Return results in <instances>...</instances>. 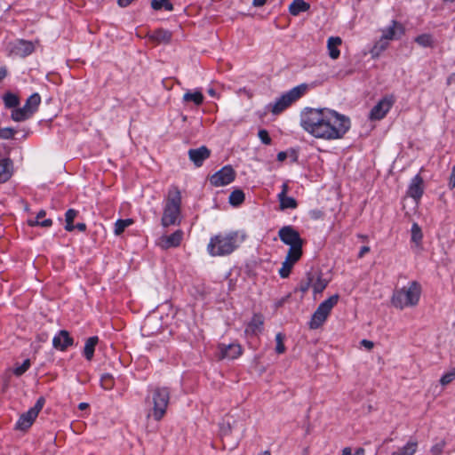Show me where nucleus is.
<instances>
[{
    "label": "nucleus",
    "instance_id": "obj_1",
    "mask_svg": "<svg viewBox=\"0 0 455 455\" xmlns=\"http://www.w3.org/2000/svg\"><path fill=\"white\" fill-rule=\"evenodd\" d=\"M300 126L315 139L341 140L351 127L350 118L328 108H307L300 114Z\"/></svg>",
    "mask_w": 455,
    "mask_h": 455
},
{
    "label": "nucleus",
    "instance_id": "obj_2",
    "mask_svg": "<svg viewBox=\"0 0 455 455\" xmlns=\"http://www.w3.org/2000/svg\"><path fill=\"white\" fill-rule=\"evenodd\" d=\"M245 239L238 231L218 234L210 239L207 251L211 256H225L232 253Z\"/></svg>",
    "mask_w": 455,
    "mask_h": 455
},
{
    "label": "nucleus",
    "instance_id": "obj_3",
    "mask_svg": "<svg viewBox=\"0 0 455 455\" xmlns=\"http://www.w3.org/2000/svg\"><path fill=\"white\" fill-rule=\"evenodd\" d=\"M169 401L170 391L167 387H152L146 398V404L148 408V418L152 417L156 421L161 420L166 413Z\"/></svg>",
    "mask_w": 455,
    "mask_h": 455
},
{
    "label": "nucleus",
    "instance_id": "obj_4",
    "mask_svg": "<svg viewBox=\"0 0 455 455\" xmlns=\"http://www.w3.org/2000/svg\"><path fill=\"white\" fill-rule=\"evenodd\" d=\"M421 295V285L417 281H411L408 285L395 290L391 298L392 305L398 309L413 307L419 304Z\"/></svg>",
    "mask_w": 455,
    "mask_h": 455
},
{
    "label": "nucleus",
    "instance_id": "obj_5",
    "mask_svg": "<svg viewBox=\"0 0 455 455\" xmlns=\"http://www.w3.org/2000/svg\"><path fill=\"white\" fill-rule=\"evenodd\" d=\"M181 195L177 187L169 189L164 213L162 225L168 227L175 225L180 214Z\"/></svg>",
    "mask_w": 455,
    "mask_h": 455
},
{
    "label": "nucleus",
    "instance_id": "obj_6",
    "mask_svg": "<svg viewBox=\"0 0 455 455\" xmlns=\"http://www.w3.org/2000/svg\"><path fill=\"white\" fill-rule=\"evenodd\" d=\"M280 240L290 246L288 252L290 257L295 258L296 256L302 255L303 240L299 233L291 226H284L278 231Z\"/></svg>",
    "mask_w": 455,
    "mask_h": 455
},
{
    "label": "nucleus",
    "instance_id": "obj_7",
    "mask_svg": "<svg viewBox=\"0 0 455 455\" xmlns=\"http://www.w3.org/2000/svg\"><path fill=\"white\" fill-rule=\"evenodd\" d=\"M339 298L338 294H334L318 306L309 322L310 329H317L326 321L331 309L338 303Z\"/></svg>",
    "mask_w": 455,
    "mask_h": 455
},
{
    "label": "nucleus",
    "instance_id": "obj_8",
    "mask_svg": "<svg viewBox=\"0 0 455 455\" xmlns=\"http://www.w3.org/2000/svg\"><path fill=\"white\" fill-rule=\"evenodd\" d=\"M307 90V84L298 85L283 95H282L273 105L272 112L274 114H279L289 107L292 102L299 100L302 95L306 93Z\"/></svg>",
    "mask_w": 455,
    "mask_h": 455
},
{
    "label": "nucleus",
    "instance_id": "obj_9",
    "mask_svg": "<svg viewBox=\"0 0 455 455\" xmlns=\"http://www.w3.org/2000/svg\"><path fill=\"white\" fill-rule=\"evenodd\" d=\"M45 403L44 397L38 398L34 407L29 409L26 413H23L16 423V428L20 430H26L31 427L34 420L36 419L38 413L43 409Z\"/></svg>",
    "mask_w": 455,
    "mask_h": 455
},
{
    "label": "nucleus",
    "instance_id": "obj_10",
    "mask_svg": "<svg viewBox=\"0 0 455 455\" xmlns=\"http://www.w3.org/2000/svg\"><path fill=\"white\" fill-rule=\"evenodd\" d=\"M395 102V97L393 94L384 96L378 103L371 108L369 118L371 120H381L389 112L391 108Z\"/></svg>",
    "mask_w": 455,
    "mask_h": 455
},
{
    "label": "nucleus",
    "instance_id": "obj_11",
    "mask_svg": "<svg viewBox=\"0 0 455 455\" xmlns=\"http://www.w3.org/2000/svg\"><path fill=\"white\" fill-rule=\"evenodd\" d=\"M235 178V172L231 165H226L213 173L209 180L214 187H223L230 184Z\"/></svg>",
    "mask_w": 455,
    "mask_h": 455
},
{
    "label": "nucleus",
    "instance_id": "obj_12",
    "mask_svg": "<svg viewBox=\"0 0 455 455\" xmlns=\"http://www.w3.org/2000/svg\"><path fill=\"white\" fill-rule=\"evenodd\" d=\"M218 349L220 359H236L238 356L242 355L243 352L241 346L236 343L229 345L220 344Z\"/></svg>",
    "mask_w": 455,
    "mask_h": 455
},
{
    "label": "nucleus",
    "instance_id": "obj_13",
    "mask_svg": "<svg viewBox=\"0 0 455 455\" xmlns=\"http://www.w3.org/2000/svg\"><path fill=\"white\" fill-rule=\"evenodd\" d=\"M182 238L183 232L181 230H177L172 235L161 236L157 243L162 249L167 250L172 247L179 246L181 243Z\"/></svg>",
    "mask_w": 455,
    "mask_h": 455
},
{
    "label": "nucleus",
    "instance_id": "obj_14",
    "mask_svg": "<svg viewBox=\"0 0 455 455\" xmlns=\"http://www.w3.org/2000/svg\"><path fill=\"white\" fill-rule=\"evenodd\" d=\"M73 339L70 337L68 331L61 330L54 336L52 339V346L60 351L66 350L68 347L73 345Z\"/></svg>",
    "mask_w": 455,
    "mask_h": 455
},
{
    "label": "nucleus",
    "instance_id": "obj_15",
    "mask_svg": "<svg viewBox=\"0 0 455 455\" xmlns=\"http://www.w3.org/2000/svg\"><path fill=\"white\" fill-rule=\"evenodd\" d=\"M210 155L211 151L205 146H202L198 148L189 149L188 151L189 159L197 167L201 166L204 161L206 160Z\"/></svg>",
    "mask_w": 455,
    "mask_h": 455
},
{
    "label": "nucleus",
    "instance_id": "obj_16",
    "mask_svg": "<svg viewBox=\"0 0 455 455\" xmlns=\"http://www.w3.org/2000/svg\"><path fill=\"white\" fill-rule=\"evenodd\" d=\"M264 319L261 315L255 314L245 328L247 336L259 335L263 330Z\"/></svg>",
    "mask_w": 455,
    "mask_h": 455
},
{
    "label": "nucleus",
    "instance_id": "obj_17",
    "mask_svg": "<svg viewBox=\"0 0 455 455\" xmlns=\"http://www.w3.org/2000/svg\"><path fill=\"white\" fill-rule=\"evenodd\" d=\"M423 180L419 175H416L409 186L407 194L414 199H419L423 194Z\"/></svg>",
    "mask_w": 455,
    "mask_h": 455
},
{
    "label": "nucleus",
    "instance_id": "obj_18",
    "mask_svg": "<svg viewBox=\"0 0 455 455\" xmlns=\"http://www.w3.org/2000/svg\"><path fill=\"white\" fill-rule=\"evenodd\" d=\"M403 33V30L402 26L398 22L393 20L392 25L383 31L382 37L386 40H394L399 38Z\"/></svg>",
    "mask_w": 455,
    "mask_h": 455
},
{
    "label": "nucleus",
    "instance_id": "obj_19",
    "mask_svg": "<svg viewBox=\"0 0 455 455\" xmlns=\"http://www.w3.org/2000/svg\"><path fill=\"white\" fill-rule=\"evenodd\" d=\"M149 39L157 44H168L172 39V33L166 29L159 28L149 35Z\"/></svg>",
    "mask_w": 455,
    "mask_h": 455
},
{
    "label": "nucleus",
    "instance_id": "obj_20",
    "mask_svg": "<svg viewBox=\"0 0 455 455\" xmlns=\"http://www.w3.org/2000/svg\"><path fill=\"white\" fill-rule=\"evenodd\" d=\"M204 100V97L201 91L195 90V91H187L183 97L182 101L184 103H189L193 102L196 106H200L203 104Z\"/></svg>",
    "mask_w": 455,
    "mask_h": 455
},
{
    "label": "nucleus",
    "instance_id": "obj_21",
    "mask_svg": "<svg viewBox=\"0 0 455 455\" xmlns=\"http://www.w3.org/2000/svg\"><path fill=\"white\" fill-rule=\"evenodd\" d=\"M342 44V40L339 36H331L327 41V48L329 56L332 60H336L339 57L340 52L339 46Z\"/></svg>",
    "mask_w": 455,
    "mask_h": 455
},
{
    "label": "nucleus",
    "instance_id": "obj_22",
    "mask_svg": "<svg viewBox=\"0 0 455 455\" xmlns=\"http://www.w3.org/2000/svg\"><path fill=\"white\" fill-rule=\"evenodd\" d=\"M12 162L9 158L0 160V183L7 181L12 176Z\"/></svg>",
    "mask_w": 455,
    "mask_h": 455
},
{
    "label": "nucleus",
    "instance_id": "obj_23",
    "mask_svg": "<svg viewBox=\"0 0 455 455\" xmlns=\"http://www.w3.org/2000/svg\"><path fill=\"white\" fill-rule=\"evenodd\" d=\"M301 256H296L295 258L290 257V253H287L285 260L282 264V267L279 269V275L283 278L289 276L293 265L300 259Z\"/></svg>",
    "mask_w": 455,
    "mask_h": 455
},
{
    "label": "nucleus",
    "instance_id": "obj_24",
    "mask_svg": "<svg viewBox=\"0 0 455 455\" xmlns=\"http://www.w3.org/2000/svg\"><path fill=\"white\" fill-rule=\"evenodd\" d=\"M46 212L44 210H41L37 214L35 220H28V224L30 227L40 226L43 228H49L52 225V220L51 219H44Z\"/></svg>",
    "mask_w": 455,
    "mask_h": 455
},
{
    "label": "nucleus",
    "instance_id": "obj_25",
    "mask_svg": "<svg viewBox=\"0 0 455 455\" xmlns=\"http://www.w3.org/2000/svg\"><path fill=\"white\" fill-rule=\"evenodd\" d=\"M99 342V338L97 336H93L89 338L84 347V355L88 360L91 361L94 355L95 347Z\"/></svg>",
    "mask_w": 455,
    "mask_h": 455
},
{
    "label": "nucleus",
    "instance_id": "obj_26",
    "mask_svg": "<svg viewBox=\"0 0 455 455\" xmlns=\"http://www.w3.org/2000/svg\"><path fill=\"white\" fill-rule=\"evenodd\" d=\"M310 5L304 0H293L289 6V12L291 15L297 16L300 12H307Z\"/></svg>",
    "mask_w": 455,
    "mask_h": 455
},
{
    "label": "nucleus",
    "instance_id": "obj_27",
    "mask_svg": "<svg viewBox=\"0 0 455 455\" xmlns=\"http://www.w3.org/2000/svg\"><path fill=\"white\" fill-rule=\"evenodd\" d=\"M15 51L17 54L27 56L34 52V45L31 42L20 40L15 45Z\"/></svg>",
    "mask_w": 455,
    "mask_h": 455
},
{
    "label": "nucleus",
    "instance_id": "obj_28",
    "mask_svg": "<svg viewBox=\"0 0 455 455\" xmlns=\"http://www.w3.org/2000/svg\"><path fill=\"white\" fill-rule=\"evenodd\" d=\"M40 103H41V97L38 93L36 92L28 98V100L23 107L28 111H30V113L33 115L37 110Z\"/></svg>",
    "mask_w": 455,
    "mask_h": 455
},
{
    "label": "nucleus",
    "instance_id": "obj_29",
    "mask_svg": "<svg viewBox=\"0 0 455 455\" xmlns=\"http://www.w3.org/2000/svg\"><path fill=\"white\" fill-rule=\"evenodd\" d=\"M418 443L416 441H409L399 451H394L391 455H414L417 451Z\"/></svg>",
    "mask_w": 455,
    "mask_h": 455
},
{
    "label": "nucleus",
    "instance_id": "obj_30",
    "mask_svg": "<svg viewBox=\"0 0 455 455\" xmlns=\"http://www.w3.org/2000/svg\"><path fill=\"white\" fill-rule=\"evenodd\" d=\"M33 115L28 111L24 107L15 108L12 111L11 117L15 122H22L30 118Z\"/></svg>",
    "mask_w": 455,
    "mask_h": 455
},
{
    "label": "nucleus",
    "instance_id": "obj_31",
    "mask_svg": "<svg viewBox=\"0 0 455 455\" xmlns=\"http://www.w3.org/2000/svg\"><path fill=\"white\" fill-rule=\"evenodd\" d=\"M33 115L28 111L24 107L15 108L12 111L11 117L15 122H22L30 118Z\"/></svg>",
    "mask_w": 455,
    "mask_h": 455
},
{
    "label": "nucleus",
    "instance_id": "obj_32",
    "mask_svg": "<svg viewBox=\"0 0 455 455\" xmlns=\"http://www.w3.org/2000/svg\"><path fill=\"white\" fill-rule=\"evenodd\" d=\"M388 46L387 40L381 38L373 45L371 50V53L373 58L379 57L382 52H384Z\"/></svg>",
    "mask_w": 455,
    "mask_h": 455
},
{
    "label": "nucleus",
    "instance_id": "obj_33",
    "mask_svg": "<svg viewBox=\"0 0 455 455\" xmlns=\"http://www.w3.org/2000/svg\"><path fill=\"white\" fill-rule=\"evenodd\" d=\"M78 212L74 209H69L67 211L65 214L66 226L65 229L67 231H73L75 229V225L73 224L74 220L76 218Z\"/></svg>",
    "mask_w": 455,
    "mask_h": 455
},
{
    "label": "nucleus",
    "instance_id": "obj_34",
    "mask_svg": "<svg viewBox=\"0 0 455 455\" xmlns=\"http://www.w3.org/2000/svg\"><path fill=\"white\" fill-rule=\"evenodd\" d=\"M279 203H280V209L285 210V209H295L297 207V202L293 197L283 196L281 197H278Z\"/></svg>",
    "mask_w": 455,
    "mask_h": 455
},
{
    "label": "nucleus",
    "instance_id": "obj_35",
    "mask_svg": "<svg viewBox=\"0 0 455 455\" xmlns=\"http://www.w3.org/2000/svg\"><path fill=\"white\" fill-rule=\"evenodd\" d=\"M229 204L233 206H238L244 201V193L240 189H235L229 196Z\"/></svg>",
    "mask_w": 455,
    "mask_h": 455
},
{
    "label": "nucleus",
    "instance_id": "obj_36",
    "mask_svg": "<svg viewBox=\"0 0 455 455\" xmlns=\"http://www.w3.org/2000/svg\"><path fill=\"white\" fill-rule=\"evenodd\" d=\"M4 106L8 108H16L20 104V100L17 95L12 92H6L4 97Z\"/></svg>",
    "mask_w": 455,
    "mask_h": 455
},
{
    "label": "nucleus",
    "instance_id": "obj_37",
    "mask_svg": "<svg viewBox=\"0 0 455 455\" xmlns=\"http://www.w3.org/2000/svg\"><path fill=\"white\" fill-rule=\"evenodd\" d=\"M422 237L423 235L420 227L417 223H413L411 226V242L419 246L421 243Z\"/></svg>",
    "mask_w": 455,
    "mask_h": 455
},
{
    "label": "nucleus",
    "instance_id": "obj_38",
    "mask_svg": "<svg viewBox=\"0 0 455 455\" xmlns=\"http://www.w3.org/2000/svg\"><path fill=\"white\" fill-rule=\"evenodd\" d=\"M415 42L422 47H433L434 40L431 35L422 34L415 38Z\"/></svg>",
    "mask_w": 455,
    "mask_h": 455
},
{
    "label": "nucleus",
    "instance_id": "obj_39",
    "mask_svg": "<svg viewBox=\"0 0 455 455\" xmlns=\"http://www.w3.org/2000/svg\"><path fill=\"white\" fill-rule=\"evenodd\" d=\"M133 223V220L132 219H125V220H118L115 223V234L119 235H121L126 228L131 226Z\"/></svg>",
    "mask_w": 455,
    "mask_h": 455
},
{
    "label": "nucleus",
    "instance_id": "obj_40",
    "mask_svg": "<svg viewBox=\"0 0 455 455\" xmlns=\"http://www.w3.org/2000/svg\"><path fill=\"white\" fill-rule=\"evenodd\" d=\"M151 7L154 10H161L162 8H164L167 11H172L173 9V6L169 0H152Z\"/></svg>",
    "mask_w": 455,
    "mask_h": 455
},
{
    "label": "nucleus",
    "instance_id": "obj_41",
    "mask_svg": "<svg viewBox=\"0 0 455 455\" xmlns=\"http://www.w3.org/2000/svg\"><path fill=\"white\" fill-rule=\"evenodd\" d=\"M114 384H115V380H114V378L111 374L109 373H105L101 376L100 378V386L106 389V390H110L113 388L114 387Z\"/></svg>",
    "mask_w": 455,
    "mask_h": 455
},
{
    "label": "nucleus",
    "instance_id": "obj_42",
    "mask_svg": "<svg viewBox=\"0 0 455 455\" xmlns=\"http://www.w3.org/2000/svg\"><path fill=\"white\" fill-rule=\"evenodd\" d=\"M328 285V281L326 279L318 276L315 281H314L312 284V288L315 293H321Z\"/></svg>",
    "mask_w": 455,
    "mask_h": 455
},
{
    "label": "nucleus",
    "instance_id": "obj_43",
    "mask_svg": "<svg viewBox=\"0 0 455 455\" xmlns=\"http://www.w3.org/2000/svg\"><path fill=\"white\" fill-rule=\"evenodd\" d=\"M283 340H284V335L281 332H278L275 335V342H276L275 351L277 354H283L285 352V346L283 344Z\"/></svg>",
    "mask_w": 455,
    "mask_h": 455
},
{
    "label": "nucleus",
    "instance_id": "obj_44",
    "mask_svg": "<svg viewBox=\"0 0 455 455\" xmlns=\"http://www.w3.org/2000/svg\"><path fill=\"white\" fill-rule=\"evenodd\" d=\"M155 321L154 317H148L142 326V331L144 335H152L154 331H152V323Z\"/></svg>",
    "mask_w": 455,
    "mask_h": 455
},
{
    "label": "nucleus",
    "instance_id": "obj_45",
    "mask_svg": "<svg viewBox=\"0 0 455 455\" xmlns=\"http://www.w3.org/2000/svg\"><path fill=\"white\" fill-rule=\"evenodd\" d=\"M453 380H455V369L443 374L440 379V383L443 386H446V385L450 384L451 382H452Z\"/></svg>",
    "mask_w": 455,
    "mask_h": 455
},
{
    "label": "nucleus",
    "instance_id": "obj_46",
    "mask_svg": "<svg viewBox=\"0 0 455 455\" xmlns=\"http://www.w3.org/2000/svg\"><path fill=\"white\" fill-rule=\"evenodd\" d=\"M30 367V360L26 359L23 363L18 367H16L13 371V373L16 376H21L23 373H25Z\"/></svg>",
    "mask_w": 455,
    "mask_h": 455
},
{
    "label": "nucleus",
    "instance_id": "obj_47",
    "mask_svg": "<svg viewBox=\"0 0 455 455\" xmlns=\"http://www.w3.org/2000/svg\"><path fill=\"white\" fill-rule=\"evenodd\" d=\"M445 442L443 440H441L437 443L432 446L431 448V453L432 455H442L443 449L445 447Z\"/></svg>",
    "mask_w": 455,
    "mask_h": 455
},
{
    "label": "nucleus",
    "instance_id": "obj_48",
    "mask_svg": "<svg viewBox=\"0 0 455 455\" xmlns=\"http://www.w3.org/2000/svg\"><path fill=\"white\" fill-rule=\"evenodd\" d=\"M15 134V130L10 127L0 129V138L4 140L12 139Z\"/></svg>",
    "mask_w": 455,
    "mask_h": 455
},
{
    "label": "nucleus",
    "instance_id": "obj_49",
    "mask_svg": "<svg viewBox=\"0 0 455 455\" xmlns=\"http://www.w3.org/2000/svg\"><path fill=\"white\" fill-rule=\"evenodd\" d=\"M258 136L263 144H265V145L271 144V138L267 130H259Z\"/></svg>",
    "mask_w": 455,
    "mask_h": 455
},
{
    "label": "nucleus",
    "instance_id": "obj_50",
    "mask_svg": "<svg viewBox=\"0 0 455 455\" xmlns=\"http://www.w3.org/2000/svg\"><path fill=\"white\" fill-rule=\"evenodd\" d=\"M308 215H309L310 219L317 220L323 219L324 213L322 210L313 209V210L309 211Z\"/></svg>",
    "mask_w": 455,
    "mask_h": 455
},
{
    "label": "nucleus",
    "instance_id": "obj_51",
    "mask_svg": "<svg viewBox=\"0 0 455 455\" xmlns=\"http://www.w3.org/2000/svg\"><path fill=\"white\" fill-rule=\"evenodd\" d=\"M449 186L451 188H455V165L453 166L451 176H450Z\"/></svg>",
    "mask_w": 455,
    "mask_h": 455
},
{
    "label": "nucleus",
    "instance_id": "obj_52",
    "mask_svg": "<svg viewBox=\"0 0 455 455\" xmlns=\"http://www.w3.org/2000/svg\"><path fill=\"white\" fill-rule=\"evenodd\" d=\"M361 345H362L363 347H365L366 349H368V350L372 349V347H373V346H374L373 342H372V341H371V340H368V339H363V340L361 341Z\"/></svg>",
    "mask_w": 455,
    "mask_h": 455
},
{
    "label": "nucleus",
    "instance_id": "obj_53",
    "mask_svg": "<svg viewBox=\"0 0 455 455\" xmlns=\"http://www.w3.org/2000/svg\"><path fill=\"white\" fill-rule=\"evenodd\" d=\"M231 431V427H230V424L228 423L227 426H225L224 424L222 425L221 428H220V432H221V435H228Z\"/></svg>",
    "mask_w": 455,
    "mask_h": 455
},
{
    "label": "nucleus",
    "instance_id": "obj_54",
    "mask_svg": "<svg viewBox=\"0 0 455 455\" xmlns=\"http://www.w3.org/2000/svg\"><path fill=\"white\" fill-rule=\"evenodd\" d=\"M288 190H289V187H288V184L285 182V183H283L282 185V190L278 194L277 197H281V196H286L287 193H288Z\"/></svg>",
    "mask_w": 455,
    "mask_h": 455
},
{
    "label": "nucleus",
    "instance_id": "obj_55",
    "mask_svg": "<svg viewBox=\"0 0 455 455\" xmlns=\"http://www.w3.org/2000/svg\"><path fill=\"white\" fill-rule=\"evenodd\" d=\"M370 251L369 246H363L358 253V258H363L366 253Z\"/></svg>",
    "mask_w": 455,
    "mask_h": 455
},
{
    "label": "nucleus",
    "instance_id": "obj_56",
    "mask_svg": "<svg viewBox=\"0 0 455 455\" xmlns=\"http://www.w3.org/2000/svg\"><path fill=\"white\" fill-rule=\"evenodd\" d=\"M7 76V69L5 67H0V82Z\"/></svg>",
    "mask_w": 455,
    "mask_h": 455
},
{
    "label": "nucleus",
    "instance_id": "obj_57",
    "mask_svg": "<svg viewBox=\"0 0 455 455\" xmlns=\"http://www.w3.org/2000/svg\"><path fill=\"white\" fill-rule=\"evenodd\" d=\"M287 154L284 151H281L277 154V160L283 162L286 159Z\"/></svg>",
    "mask_w": 455,
    "mask_h": 455
},
{
    "label": "nucleus",
    "instance_id": "obj_58",
    "mask_svg": "<svg viewBox=\"0 0 455 455\" xmlns=\"http://www.w3.org/2000/svg\"><path fill=\"white\" fill-rule=\"evenodd\" d=\"M132 0H118L117 3L119 6L126 7L132 3Z\"/></svg>",
    "mask_w": 455,
    "mask_h": 455
},
{
    "label": "nucleus",
    "instance_id": "obj_59",
    "mask_svg": "<svg viewBox=\"0 0 455 455\" xmlns=\"http://www.w3.org/2000/svg\"><path fill=\"white\" fill-rule=\"evenodd\" d=\"M75 228H77L79 231L84 232L86 229V225L84 223H77L75 226Z\"/></svg>",
    "mask_w": 455,
    "mask_h": 455
},
{
    "label": "nucleus",
    "instance_id": "obj_60",
    "mask_svg": "<svg viewBox=\"0 0 455 455\" xmlns=\"http://www.w3.org/2000/svg\"><path fill=\"white\" fill-rule=\"evenodd\" d=\"M267 0H253L252 4L254 6L259 7L266 4Z\"/></svg>",
    "mask_w": 455,
    "mask_h": 455
},
{
    "label": "nucleus",
    "instance_id": "obj_61",
    "mask_svg": "<svg viewBox=\"0 0 455 455\" xmlns=\"http://www.w3.org/2000/svg\"><path fill=\"white\" fill-rule=\"evenodd\" d=\"M342 455H351L352 454V450L351 448L349 447H345L343 450H342Z\"/></svg>",
    "mask_w": 455,
    "mask_h": 455
},
{
    "label": "nucleus",
    "instance_id": "obj_62",
    "mask_svg": "<svg viewBox=\"0 0 455 455\" xmlns=\"http://www.w3.org/2000/svg\"><path fill=\"white\" fill-rule=\"evenodd\" d=\"M364 449L363 448H357L355 451V455H364Z\"/></svg>",
    "mask_w": 455,
    "mask_h": 455
},
{
    "label": "nucleus",
    "instance_id": "obj_63",
    "mask_svg": "<svg viewBox=\"0 0 455 455\" xmlns=\"http://www.w3.org/2000/svg\"><path fill=\"white\" fill-rule=\"evenodd\" d=\"M207 92H208L209 95L212 97L217 96V92L213 88H209Z\"/></svg>",
    "mask_w": 455,
    "mask_h": 455
},
{
    "label": "nucleus",
    "instance_id": "obj_64",
    "mask_svg": "<svg viewBox=\"0 0 455 455\" xmlns=\"http://www.w3.org/2000/svg\"><path fill=\"white\" fill-rule=\"evenodd\" d=\"M88 406H89V405H88V403H79L78 408H79L80 410H85Z\"/></svg>",
    "mask_w": 455,
    "mask_h": 455
}]
</instances>
